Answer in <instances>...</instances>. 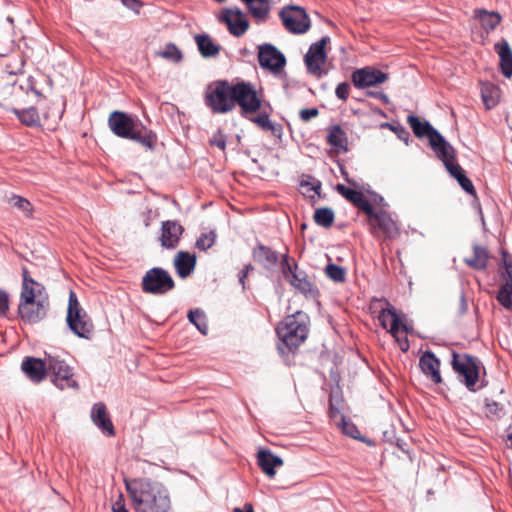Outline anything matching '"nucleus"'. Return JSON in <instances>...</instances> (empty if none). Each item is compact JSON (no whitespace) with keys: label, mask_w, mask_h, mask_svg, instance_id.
Masks as SVG:
<instances>
[{"label":"nucleus","mask_w":512,"mask_h":512,"mask_svg":"<svg viewBox=\"0 0 512 512\" xmlns=\"http://www.w3.org/2000/svg\"><path fill=\"white\" fill-rule=\"evenodd\" d=\"M12 112L26 126L34 127L41 125V117L35 108L18 109L16 106L12 109Z\"/></svg>","instance_id":"nucleus-37"},{"label":"nucleus","mask_w":512,"mask_h":512,"mask_svg":"<svg viewBox=\"0 0 512 512\" xmlns=\"http://www.w3.org/2000/svg\"><path fill=\"white\" fill-rule=\"evenodd\" d=\"M47 369V373L52 375V383L59 389H79V384L74 378L73 368L58 356H47Z\"/></svg>","instance_id":"nucleus-10"},{"label":"nucleus","mask_w":512,"mask_h":512,"mask_svg":"<svg viewBox=\"0 0 512 512\" xmlns=\"http://www.w3.org/2000/svg\"><path fill=\"white\" fill-rule=\"evenodd\" d=\"M24 64L25 60L20 54L10 56L5 63L7 79H15L17 74L22 73Z\"/></svg>","instance_id":"nucleus-42"},{"label":"nucleus","mask_w":512,"mask_h":512,"mask_svg":"<svg viewBox=\"0 0 512 512\" xmlns=\"http://www.w3.org/2000/svg\"><path fill=\"white\" fill-rule=\"evenodd\" d=\"M336 190L342 197L352 203L360 211L364 213L371 212L372 204L361 191L346 187L343 184H337Z\"/></svg>","instance_id":"nucleus-23"},{"label":"nucleus","mask_w":512,"mask_h":512,"mask_svg":"<svg viewBox=\"0 0 512 512\" xmlns=\"http://www.w3.org/2000/svg\"><path fill=\"white\" fill-rule=\"evenodd\" d=\"M253 270V267L251 264H248L244 267V269L240 272L239 275V282L241 283L243 289L245 288V279L249 273V271Z\"/></svg>","instance_id":"nucleus-62"},{"label":"nucleus","mask_w":512,"mask_h":512,"mask_svg":"<svg viewBox=\"0 0 512 512\" xmlns=\"http://www.w3.org/2000/svg\"><path fill=\"white\" fill-rule=\"evenodd\" d=\"M328 41L329 37L326 36L311 44L304 58L307 71L316 78H321L324 74L323 66L327 60L325 46Z\"/></svg>","instance_id":"nucleus-14"},{"label":"nucleus","mask_w":512,"mask_h":512,"mask_svg":"<svg viewBox=\"0 0 512 512\" xmlns=\"http://www.w3.org/2000/svg\"><path fill=\"white\" fill-rule=\"evenodd\" d=\"M71 331L80 338L91 339L94 333V324L86 311L82 308L76 294H69L68 310L66 317Z\"/></svg>","instance_id":"nucleus-7"},{"label":"nucleus","mask_w":512,"mask_h":512,"mask_svg":"<svg viewBox=\"0 0 512 512\" xmlns=\"http://www.w3.org/2000/svg\"><path fill=\"white\" fill-rule=\"evenodd\" d=\"M325 274L328 278L335 282H344L346 278V271L343 267L336 264H328L325 267Z\"/></svg>","instance_id":"nucleus-49"},{"label":"nucleus","mask_w":512,"mask_h":512,"mask_svg":"<svg viewBox=\"0 0 512 512\" xmlns=\"http://www.w3.org/2000/svg\"><path fill=\"white\" fill-rule=\"evenodd\" d=\"M257 116L251 117L248 116L247 118L257 125L259 128L265 131H274L275 130V124L270 120L269 114L266 111H258Z\"/></svg>","instance_id":"nucleus-48"},{"label":"nucleus","mask_w":512,"mask_h":512,"mask_svg":"<svg viewBox=\"0 0 512 512\" xmlns=\"http://www.w3.org/2000/svg\"><path fill=\"white\" fill-rule=\"evenodd\" d=\"M184 232L183 226L172 220L162 222L160 243L166 249H174L177 247L180 238Z\"/></svg>","instance_id":"nucleus-21"},{"label":"nucleus","mask_w":512,"mask_h":512,"mask_svg":"<svg viewBox=\"0 0 512 512\" xmlns=\"http://www.w3.org/2000/svg\"><path fill=\"white\" fill-rule=\"evenodd\" d=\"M10 296L9 294L0 289V317H5L9 311Z\"/></svg>","instance_id":"nucleus-55"},{"label":"nucleus","mask_w":512,"mask_h":512,"mask_svg":"<svg viewBox=\"0 0 512 512\" xmlns=\"http://www.w3.org/2000/svg\"><path fill=\"white\" fill-rule=\"evenodd\" d=\"M391 335L393 336V338L398 343L401 351L407 352L409 350L410 345H409V341H408V338H407V333L402 331V326H397L396 327V332L394 334H391Z\"/></svg>","instance_id":"nucleus-52"},{"label":"nucleus","mask_w":512,"mask_h":512,"mask_svg":"<svg viewBox=\"0 0 512 512\" xmlns=\"http://www.w3.org/2000/svg\"><path fill=\"white\" fill-rule=\"evenodd\" d=\"M216 234L213 231L202 234L196 241V247L200 250L206 251L215 243Z\"/></svg>","instance_id":"nucleus-50"},{"label":"nucleus","mask_w":512,"mask_h":512,"mask_svg":"<svg viewBox=\"0 0 512 512\" xmlns=\"http://www.w3.org/2000/svg\"><path fill=\"white\" fill-rule=\"evenodd\" d=\"M386 304L387 307L382 308L378 315L380 325L384 329H388V332L390 334H394L396 332L397 326H402V331L408 333L411 330V328L405 322L404 315L399 314L397 310L388 302Z\"/></svg>","instance_id":"nucleus-19"},{"label":"nucleus","mask_w":512,"mask_h":512,"mask_svg":"<svg viewBox=\"0 0 512 512\" xmlns=\"http://www.w3.org/2000/svg\"><path fill=\"white\" fill-rule=\"evenodd\" d=\"M248 8L250 14L257 20H265L269 14V0H241Z\"/></svg>","instance_id":"nucleus-36"},{"label":"nucleus","mask_w":512,"mask_h":512,"mask_svg":"<svg viewBox=\"0 0 512 512\" xmlns=\"http://www.w3.org/2000/svg\"><path fill=\"white\" fill-rule=\"evenodd\" d=\"M233 109L240 107L241 116L247 118L261 110L263 99L250 82L240 81L233 84Z\"/></svg>","instance_id":"nucleus-6"},{"label":"nucleus","mask_w":512,"mask_h":512,"mask_svg":"<svg viewBox=\"0 0 512 512\" xmlns=\"http://www.w3.org/2000/svg\"><path fill=\"white\" fill-rule=\"evenodd\" d=\"M233 512H254L253 510V506L249 503H246L244 505V508L241 509V508H234Z\"/></svg>","instance_id":"nucleus-63"},{"label":"nucleus","mask_w":512,"mask_h":512,"mask_svg":"<svg viewBox=\"0 0 512 512\" xmlns=\"http://www.w3.org/2000/svg\"><path fill=\"white\" fill-rule=\"evenodd\" d=\"M252 254L253 259L265 268H271L278 262L277 253L263 244L257 245Z\"/></svg>","instance_id":"nucleus-30"},{"label":"nucleus","mask_w":512,"mask_h":512,"mask_svg":"<svg viewBox=\"0 0 512 512\" xmlns=\"http://www.w3.org/2000/svg\"><path fill=\"white\" fill-rule=\"evenodd\" d=\"M210 145L216 146L222 151L226 149V136L221 130H218L213 134V136L209 140Z\"/></svg>","instance_id":"nucleus-54"},{"label":"nucleus","mask_w":512,"mask_h":512,"mask_svg":"<svg viewBox=\"0 0 512 512\" xmlns=\"http://www.w3.org/2000/svg\"><path fill=\"white\" fill-rule=\"evenodd\" d=\"M141 287L144 293L163 295L175 287V282L166 270L154 267L143 276Z\"/></svg>","instance_id":"nucleus-11"},{"label":"nucleus","mask_w":512,"mask_h":512,"mask_svg":"<svg viewBox=\"0 0 512 512\" xmlns=\"http://www.w3.org/2000/svg\"><path fill=\"white\" fill-rule=\"evenodd\" d=\"M313 219L317 225L323 228H330L334 223L335 214L331 208L321 207L315 210Z\"/></svg>","instance_id":"nucleus-40"},{"label":"nucleus","mask_w":512,"mask_h":512,"mask_svg":"<svg viewBox=\"0 0 512 512\" xmlns=\"http://www.w3.org/2000/svg\"><path fill=\"white\" fill-rule=\"evenodd\" d=\"M455 179L458 181L459 185L465 190L468 194L475 196L476 190L474 188L471 180L465 175V172H462L459 175H455Z\"/></svg>","instance_id":"nucleus-53"},{"label":"nucleus","mask_w":512,"mask_h":512,"mask_svg":"<svg viewBox=\"0 0 512 512\" xmlns=\"http://www.w3.org/2000/svg\"><path fill=\"white\" fill-rule=\"evenodd\" d=\"M486 417L492 420H498L506 414L505 405L501 402H497L492 399L485 400V411Z\"/></svg>","instance_id":"nucleus-43"},{"label":"nucleus","mask_w":512,"mask_h":512,"mask_svg":"<svg viewBox=\"0 0 512 512\" xmlns=\"http://www.w3.org/2000/svg\"><path fill=\"white\" fill-rule=\"evenodd\" d=\"M22 278L17 312L23 322L35 324L47 316L49 296L44 285L34 280L26 267L22 269Z\"/></svg>","instance_id":"nucleus-2"},{"label":"nucleus","mask_w":512,"mask_h":512,"mask_svg":"<svg viewBox=\"0 0 512 512\" xmlns=\"http://www.w3.org/2000/svg\"><path fill=\"white\" fill-rule=\"evenodd\" d=\"M309 330V317L302 311L288 315L276 328L277 335L289 351H295L304 343Z\"/></svg>","instance_id":"nucleus-4"},{"label":"nucleus","mask_w":512,"mask_h":512,"mask_svg":"<svg viewBox=\"0 0 512 512\" xmlns=\"http://www.w3.org/2000/svg\"><path fill=\"white\" fill-rule=\"evenodd\" d=\"M258 61L262 68L277 74L286 64L285 56L273 45L263 44L258 47Z\"/></svg>","instance_id":"nucleus-18"},{"label":"nucleus","mask_w":512,"mask_h":512,"mask_svg":"<svg viewBox=\"0 0 512 512\" xmlns=\"http://www.w3.org/2000/svg\"><path fill=\"white\" fill-rule=\"evenodd\" d=\"M349 93H350V86L348 83L342 82L337 85L335 94L340 100H342L344 102L347 101V99L349 97Z\"/></svg>","instance_id":"nucleus-56"},{"label":"nucleus","mask_w":512,"mask_h":512,"mask_svg":"<svg viewBox=\"0 0 512 512\" xmlns=\"http://www.w3.org/2000/svg\"><path fill=\"white\" fill-rule=\"evenodd\" d=\"M218 20L226 24L230 34L235 37H241L249 29V21L239 8H224Z\"/></svg>","instance_id":"nucleus-17"},{"label":"nucleus","mask_w":512,"mask_h":512,"mask_svg":"<svg viewBox=\"0 0 512 512\" xmlns=\"http://www.w3.org/2000/svg\"><path fill=\"white\" fill-rule=\"evenodd\" d=\"M174 266L177 274L181 278L188 277L196 266V256L191 255L188 252L180 251L177 253L174 259Z\"/></svg>","instance_id":"nucleus-28"},{"label":"nucleus","mask_w":512,"mask_h":512,"mask_svg":"<svg viewBox=\"0 0 512 512\" xmlns=\"http://www.w3.org/2000/svg\"><path fill=\"white\" fill-rule=\"evenodd\" d=\"M389 79L387 73L372 66L356 69L351 74V82L358 89L376 87Z\"/></svg>","instance_id":"nucleus-16"},{"label":"nucleus","mask_w":512,"mask_h":512,"mask_svg":"<svg viewBox=\"0 0 512 512\" xmlns=\"http://www.w3.org/2000/svg\"><path fill=\"white\" fill-rule=\"evenodd\" d=\"M494 49L500 58V68L502 74L510 78L512 76V50L505 39L494 45Z\"/></svg>","instance_id":"nucleus-27"},{"label":"nucleus","mask_w":512,"mask_h":512,"mask_svg":"<svg viewBox=\"0 0 512 512\" xmlns=\"http://www.w3.org/2000/svg\"><path fill=\"white\" fill-rule=\"evenodd\" d=\"M61 117L62 110L54 103H50L42 109L41 126L53 130L59 123Z\"/></svg>","instance_id":"nucleus-33"},{"label":"nucleus","mask_w":512,"mask_h":512,"mask_svg":"<svg viewBox=\"0 0 512 512\" xmlns=\"http://www.w3.org/2000/svg\"><path fill=\"white\" fill-rule=\"evenodd\" d=\"M188 319L202 334H207L208 325L206 321V315L203 311L200 309L190 310L188 313Z\"/></svg>","instance_id":"nucleus-46"},{"label":"nucleus","mask_w":512,"mask_h":512,"mask_svg":"<svg viewBox=\"0 0 512 512\" xmlns=\"http://www.w3.org/2000/svg\"><path fill=\"white\" fill-rule=\"evenodd\" d=\"M160 55L163 58H166L174 62H178L182 58L181 51L176 47V45L171 43L166 45L165 49L160 53Z\"/></svg>","instance_id":"nucleus-51"},{"label":"nucleus","mask_w":512,"mask_h":512,"mask_svg":"<svg viewBox=\"0 0 512 512\" xmlns=\"http://www.w3.org/2000/svg\"><path fill=\"white\" fill-rule=\"evenodd\" d=\"M451 365L465 386L469 390L475 391L479 380L480 362L471 355L453 351Z\"/></svg>","instance_id":"nucleus-8"},{"label":"nucleus","mask_w":512,"mask_h":512,"mask_svg":"<svg viewBox=\"0 0 512 512\" xmlns=\"http://www.w3.org/2000/svg\"><path fill=\"white\" fill-rule=\"evenodd\" d=\"M407 122L412 128L415 136L419 138H428L429 144L434 152L440 148H442V152H445V149L450 148V143L447 142L445 138L437 130H435L427 121L422 122L417 116L409 115L407 117Z\"/></svg>","instance_id":"nucleus-13"},{"label":"nucleus","mask_w":512,"mask_h":512,"mask_svg":"<svg viewBox=\"0 0 512 512\" xmlns=\"http://www.w3.org/2000/svg\"><path fill=\"white\" fill-rule=\"evenodd\" d=\"M474 16L480 21L481 26L487 33L493 31L501 22L502 17L497 12H489L485 9H476Z\"/></svg>","instance_id":"nucleus-34"},{"label":"nucleus","mask_w":512,"mask_h":512,"mask_svg":"<svg viewBox=\"0 0 512 512\" xmlns=\"http://www.w3.org/2000/svg\"><path fill=\"white\" fill-rule=\"evenodd\" d=\"M502 257L505 266L504 283L500 287L497 299L505 308L512 309V256L502 252Z\"/></svg>","instance_id":"nucleus-20"},{"label":"nucleus","mask_w":512,"mask_h":512,"mask_svg":"<svg viewBox=\"0 0 512 512\" xmlns=\"http://www.w3.org/2000/svg\"><path fill=\"white\" fill-rule=\"evenodd\" d=\"M91 418L93 423L104 433H107L109 436H113L115 434L114 425L104 403L98 402L94 404L91 411Z\"/></svg>","instance_id":"nucleus-25"},{"label":"nucleus","mask_w":512,"mask_h":512,"mask_svg":"<svg viewBox=\"0 0 512 512\" xmlns=\"http://www.w3.org/2000/svg\"><path fill=\"white\" fill-rule=\"evenodd\" d=\"M367 222L372 235L375 237H384L385 239H395L400 234L398 223L384 210H375L371 205V212L365 213Z\"/></svg>","instance_id":"nucleus-9"},{"label":"nucleus","mask_w":512,"mask_h":512,"mask_svg":"<svg viewBox=\"0 0 512 512\" xmlns=\"http://www.w3.org/2000/svg\"><path fill=\"white\" fill-rule=\"evenodd\" d=\"M301 193L314 201L316 198H320L321 182L312 178L311 180L301 181Z\"/></svg>","instance_id":"nucleus-44"},{"label":"nucleus","mask_w":512,"mask_h":512,"mask_svg":"<svg viewBox=\"0 0 512 512\" xmlns=\"http://www.w3.org/2000/svg\"><path fill=\"white\" fill-rule=\"evenodd\" d=\"M0 82L3 83L0 87V106L12 111L16 106L25 103L23 98L28 92L21 85H17L15 79H5L2 75Z\"/></svg>","instance_id":"nucleus-15"},{"label":"nucleus","mask_w":512,"mask_h":512,"mask_svg":"<svg viewBox=\"0 0 512 512\" xmlns=\"http://www.w3.org/2000/svg\"><path fill=\"white\" fill-rule=\"evenodd\" d=\"M126 489L135 512H169L172 507L167 487L150 479L126 481Z\"/></svg>","instance_id":"nucleus-1"},{"label":"nucleus","mask_w":512,"mask_h":512,"mask_svg":"<svg viewBox=\"0 0 512 512\" xmlns=\"http://www.w3.org/2000/svg\"><path fill=\"white\" fill-rule=\"evenodd\" d=\"M258 465L270 478L276 474L275 468L283 465V460L269 450H260L257 454Z\"/></svg>","instance_id":"nucleus-26"},{"label":"nucleus","mask_w":512,"mask_h":512,"mask_svg":"<svg viewBox=\"0 0 512 512\" xmlns=\"http://www.w3.org/2000/svg\"><path fill=\"white\" fill-rule=\"evenodd\" d=\"M108 125L110 130L120 138L138 142L148 150H153L156 146V134L125 112L113 111L110 113Z\"/></svg>","instance_id":"nucleus-3"},{"label":"nucleus","mask_w":512,"mask_h":512,"mask_svg":"<svg viewBox=\"0 0 512 512\" xmlns=\"http://www.w3.org/2000/svg\"><path fill=\"white\" fill-rule=\"evenodd\" d=\"M122 3L128 7L129 9H132L135 12H138L140 7L142 6L140 0H121Z\"/></svg>","instance_id":"nucleus-61"},{"label":"nucleus","mask_w":512,"mask_h":512,"mask_svg":"<svg viewBox=\"0 0 512 512\" xmlns=\"http://www.w3.org/2000/svg\"><path fill=\"white\" fill-rule=\"evenodd\" d=\"M441 150L442 148L438 149L435 151V154L443 162L451 176L455 178V175H459L464 172L462 167L456 163L455 149L451 144L449 149H445V152H442Z\"/></svg>","instance_id":"nucleus-31"},{"label":"nucleus","mask_w":512,"mask_h":512,"mask_svg":"<svg viewBox=\"0 0 512 512\" xmlns=\"http://www.w3.org/2000/svg\"><path fill=\"white\" fill-rule=\"evenodd\" d=\"M489 255L486 248L480 245L472 247V254L464 259V262L471 268L483 270L487 267Z\"/></svg>","instance_id":"nucleus-32"},{"label":"nucleus","mask_w":512,"mask_h":512,"mask_svg":"<svg viewBox=\"0 0 512 512\" xmlns=\"http://www.w3.org/2000/svg\"><path fill=\"white\" fill-rule=\"evenodd\" d=\"M366 95L368 97L378 99V100L382 101L383 103L389 102L388 96L384 92H381V91H367Z\"/></svg>","instance_id":"nucleus-60"},{"label":"nucleus","mask_w":512,"mask_h":512,"mask_svg":"<svg viewBox=\"0 0 512 512\" xmlns=\"http://www.w3.org/2000/svg\"><path fill=\"white\" fill-rule=\"evenodd\" d=\"M112 511L113 512H128L126 506H125V499L123 494H119L117 499L112 504Z\"/></svg>","instance_id":"nucleus-59"},{"label":"nucleus","mask_w":512,"mask_h":512,"mask_svg":"<svg viewBox=\"0 0 512 512\" xmlns=\"http://www.w3.org/2000/svg\"><path fill=\"white\" fill-rule=\"evenodd\" d=\"M422 372L435 384L442 382L440 375V361L434 353L426 351L419 360Z\"/></svg>","instance_id":"nucleus-24"},{"label":"nucleus","mask_w":512,"mask_h":512,"mask_svg":"<svg viewBox=\"0 0 512 512\" xmlns=\"http://www.w3.org/2000/svg\"><path fill=\"white\" fill-rule=\"evenodd\" d=\"M481 96L486 108L491 109L498 104L499 89L493 84H485L481 88Z\"/></svg>","instance_id":"nucleus-41"},{"label":"nucleus","mask_w":512,"mask_h":512,"mask_svg":"<svg viewBox=\"0 0 512 512\" xmlns=\"http://www.w3.org/2000/svg\"><path fill=\"white\" fill-rule=\"evenodd\" d=\"M327 142L335 148L337 152L347 151V136L345 131L339 125H335L330 128L327 135Z\"/></svg>","instance_id":"nucleus-35"},{"label":"nucleus","mask_w":512,"mask_h":512,"mask_svg":"<svg viewBox=\"0 0 512 512\" xmlns=\"http://www.w3.org/2000/svg\"><path fill=\"white\" fill-rule=\"evenodd\" d=\"M508 440L511 442V447H512V432L508 435Z\"/></svg>","instance_id":"nucleus-64"},{"label":"nucleus","mask_w":512,"mask_h":512,"mask_svg":"<svg viewBox=\"0 0 512 512\" xmlns=\"http://www.w3.org/2000/svg\"><path fill=\"white\" fill-rule=\"evenodd\" d=\"M21 370L34 383H40L47 375V358L45 360L35 357H25L21 363Z\"/></svg>","instance_id":"nucleus-22"},{"label":"nucleus","mask_w":512,"mask_h":512,"mask_svg":"<svg viewBox=\"0 0 512 512\" xmlns=\"http://www.w3.org/2000/svg\"><path fill=\"white\" fill-rule=\"evenodd\" d=\"M342 431L343 434L353 439L362 440L361 433L357 426L351 421L347 420L344 416L338 418V421H333Z\"/></svg>","instance_id":"nucleus-45"},{"label":"nucleus","mask_w":512,"mask_h":512,"mask_svg":"<svg viewBox=\"0 0 512 512\" xmlns=\"http://www.w3.org/2000/svg\"><path fill=\"white\" fill-rule=\"evenodd\" d=\"M319 115V110L317 108H310V109H301L299 112L300 119L303 122H308L312 118H315Z\"/></svg>","instance_id":"nucleus-58"},{"label":"nucleus","mask_w":512,"mask_h":512,"mask_svg":"<svg viewBox=\"0 0 512 512\" xmlns=\"http://www.w3.org/2000/svg\"><path fill=\"white\" fill-rule=\"evenodd\" d=\"M195 41L201 55L204 57H214L220 51V47L208 35L198 34L195 36Z\"/></svg>","instance_id":"nucleus-38"},{"label":"nucleus","mask_w":512,"mask_h":512,"mask_svg":"<svg viewBox=\"0 0 512 512\" xmlns=\"http://www.w3.org/2000/svg\"><path fill=\"white\" fill-rule=\"evenodd\" d=\"M290 283L306 297L315 298L319 293L317 287L304 272L294 271L293 279H290Z\"/></svg>","instance_id":"nucleus-29"},{"label":"nucleus","mask_w":512,"mask_h":512,"mask_svg":"<svg viewBox=\"0 0 512 512\" xmlns=\"http://www.w3.org/2000/svg\"><path fill=\"white\" fill-rule=\"evenodd\" d=\"M282 270L286 278L293 279L294 271H298V267L296 264H290L288 258L285 257L282 263Z\"/></svg>","instance_id":"nucleus-57"},{"label":"nucleus","mask_w":512,"mask_h":512,"mask_svg":"<svg viewBox=\"0 0 512 512\" xmlns=\"http://www.w3.org/2000/svg\"><path fill=\"white\" fill-rule=\"evenodd\" d=\"M279 16L283 26L290 33L303 34L310 28V18L300 6H285L279 12Z\"/></svg>","instance_id":"nucleus-12"},{"label":"nucleus","mask_w":512,"mask_h":512,"mask_svg":"<svg viewBox=\"0 0 512 512\" xmlns=\"http://www.w3.org/2000/svg\"><path fill=\"white\" fill-rule=\"evenodd\" d=\"M344 399L340 391L332 390L329 395V417L332 421H338V418L344 416L341 411L343 409Z\"/></svg>","instance_id":"nucleus-39"},{"label":"nucleus","mask_w":512,"mask_h":512,"mask_svg":"<svg viewBox=\"0 0 512 512\" xmlns=\"http://www.w3.org/2000/svg\"><path fill=\"white\" fill-rule=\"evenodd\" d=\"M233 84L219 80L209 84L204 94V103L213 114H225L233 110Z\"/></svg>","instance_id":"nucleus-5"},{"label":"nucleus","mask_w":512,"mask_h":512,"mask_svg":"<svg viewBox=\"0 0 512 512\" xmlns=\"http://www.w3.org/2000/svg\"><path fill=\"white\" fill-rule=\"evenodd\" d=\"M9 203L13 207H15L18 210H20L21 212H23L25 217H27V218H31L32 217V215H33V206L30 203V201L27 200L26 198H23V197L18 196V195H13L9 199Z\"/></svg>","instance_id":"nucleus-47"}]
</instances>
